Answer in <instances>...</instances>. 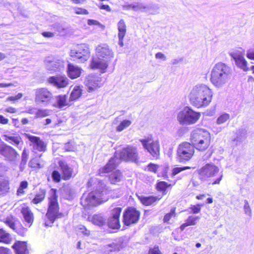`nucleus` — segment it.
I'll return each mask as SVG.
<instances>
[{
	"mask_svg": "<svg viewBox=\"0 0 254 254\" xmlns=\"http://www.w3.org/2000/svg\"><path fill=\"white\" fill-rule=\"evenodd\" d=\"M28 165L31 168H41L42 166L39 163L38 160L36 158L31 159L29 162Z\"/></svg>",
	"mask_w": 254,
	"mask_h": 254,
	"instance_id": "obj_48",
	"label": "nucleus"
},
{
	"mask_svg": "<svg viewBox=\"0 0 254 254\" xmlns=\"http://www.w3.org/2000/svg\"><path fill=\"white\" fill-rule=\"evenodd\" d=\"M148 254H162L160 252L158 247H154L150 249Z\"/></svg>",
	"mask_w": 254,
	"mask_h": 254,
	"instance_id": "obj_56",
	"label": "nucleus"
},
{
	"mask_svg": "<svg viewBox=\"0 0 254 254\" xmlns=\"http://www.w3.org/2000/svg\"><path fill=\"white\" fill-rule=\"evenodd\" d=\"M219 172V168L213 163H208L199 170V178L202 181L214 177Z\"/></svg>",
	"mask_w": 254,
	"mask_h": 254,
	"instance_id": "obj_14",
	"label": "nucleus"
},
{
	"mask_svg": "<svg viewBox=\"0 0 254 254\" xmlns=\"http://www.w3.org/2000/svg\"><path fill=\"white\" fill-rule=\"evenodd\" d=\"M194 152V147L190 143L185 142L178 147L177 157L180 161H188L193 155Z\"/></svg>",
	"mask_w": 254,
	"mask_h": 254,
	"instance_id": "obj_11",
	"label": "nucleus"
},
{
	"mask_svg": "<svg viewBox=\"0 0 254 254\" xmlns=\"http://www.w3.org/2000/svg\"><path fill=\"white\" fill-rule=\"evenodd\" d=\"M106 194V190L93 191L88 193H84L81 198V204L84 208H87L90 206H96L108 200Z\"/></svg>",
	"mask_w": 254,
	"mask_h": 254,
	"instance_id": "obj_7",
	"label": "nucleus"
},
{
	"mask_svg": "<svg viewBox=\"0 0 254 254\" xmlns=\"http://www.w3.org/2000/svg\"><path fill=\"white\" fill-rule=\"evenodd\" d=\"M48 194L49 207L44 218V224L45 226H52L56 219L62 216V214L59 212L57 190L51 189Z\"/></svg>",
	"mask_w": 254,
	"mask_h": 254,
	"instance_id": "obj_5",
	"label": "nucleus"
},
{
	"mask_svg": "<svg viewBox=\"0 0 254 254\" xmlns=\"http://www.w3.org/2000/svg\"><path fill=\"white\" fill-rule=\"evenodd\" d=\"M8 122V120L7 118L4 117L2 115H0V123L5 125Z\"/></svg>",
	"mask_w": 254,
	"mask_h": 254,
	"instance_id": "obj_64",
	"label": "nucleus"
},
{
	"mask_svg": "<svg viewBox=\"0 0 254 254\" xmlns=\"http://www.w3.org/2000/svg\"><path fill=\"white\" fill-rule=\"evenodd\" d=\"M122 211L121 207H116L112 210L111 217L108 221L109 227L112 229L120 228L119 217Z\"/></svg>",
	"mask_w": 254,
	"mask_h": 254,
	"instance_id": "obj_18",
	"label": "nucleus"
},
{
	"mask_svg": "<svg viewBox=\"0 0 254 254\" xmlns=\"http://www.w3.org/2000/svg\"><path fill=\"white\" fill-rule=\"evenodd\" d=\"M68 76L71 79L78 77L81 72V68L71 64H68L67 70Z\"/></svg>",
	"mask_w": 254,
	"mask_h": 254,
	"instance_id": "obj_22",
	"label": "nucleus"
},
{
	"mask_svg": "<svg viewBox=\"0 0 254 254\" xmlns=\"http://www.w3.org/2000/svg\"><path fill=\"white\" fill-rule=\"evenodd\" d=\"M210 139L209 132L203 129H195L190 135V141L193 146L199 151H204L208 148Z\"/></svg>",
	"mask_w": 254,
	"mask_h": 254,
	"instance_id": "obj_6",
	"label": "nucleus"
},
{
	"mask_svg": "<svg viewBox=\"0 0 254 254\" xmlns=\"http://www.w3.org/2000/svg\"><path fill=\"white\" fill-rule=\"evenodd\" d=\"M199 219L200 217L199 216H190L186 220L185 223L181 226L180 228L181 230H184L187 226L195 225Z\"/></svg>",
	"mask_w": 254,
	"mask_h": 254,
	"instance_id": "obj_31",
	"label": "nucleus"
},
{
	"mask_svg": "<svg viewBox=\"0 0 254 254\" xmlns=\"http://www.w3.org/2000/svg\"><path fill=\"white\" fill-rule=\"evenodd\" d=\"M123 6L125 10L131 9L134 11H138L145 9V11L149 12V7L146 6L142 3L136 2L130 4H125Z\"/></svg>",
	"mask_w": 254,
	"mask_h": 254,
	"instance_id": "obj_26",
	"label": "nucleus"
},
{
	"mask_svg": "<svg viewBox=\"0 0 254 254\" xmlns=\"http://www.w3.org/2000/svg\"><path fill=\"white\" fill-rule=\"evenodd\" d=\"M175 216V208H173L171 209L170 212L168 213H167L163 219V221L164 222H168L170 219Z\"/></svg>",
	"mask_w": 254,
	"mask_h": 254,
	"instance_id": "obj_45",
	"label": "nucleus"
},
{
	"mask_svg": "<svg viewBox=\"0 0 254 254\" xmlns=\"http://www.w3.org/2000/svg\"><path fill=\"white\" fill-rule=\"evenodd\" d=\"M95 50L96 57L92 59L90 66L92 69H99L101 72H105L114 57V53L107 44L98 45Z\"/></svg>",
	"mask_w": 254,
	"mask_h": 254,
	"instance_id": "obj_3",
	"label": "nucleus"
},
{
	"mask_svg": "<svg viewBox=\"0 0 254 254\" xmlns=\"http://www.w3.org/2000/svg\"><path fill=\"white\" fill-rule=\"evenodd\" d=\"M56 102L54 106L59 108H62L69 105L67 100V96L65 95H60L55 97Z\"/></svg>",
	"mask_w": 254,
	"mask_h": 254,
	"instance_id": "obj_24",
	"label": "nucleus"
},
{
	"mask_svg": "<svg viewBox=\"0 0 254 254\" xmlns=\"http://www.w3.org/2000/svg\"><path fill=\"white\" fill-rule=\"evenodd\" d=\"M3 154L10 161L14 160L17 156L16 152L10 146H6L4 148Z\"/></svg>",
	"mask_w": 254,
	"mask_h": 254,
	"instance_id": "obj_32",
	"label": "nucleus"
},
{
	"mask_svg": "<svg viewBox=\"0 0 254 254\" xmlns=\"http://www.w3.org/2000/svg\"><path fill=\"white\" fill-rule=\"evenodd\" d=\"M140 213L134 208L129 207L124 213V222L126 225H129L136 223L139 217Z\"/></svg>",
	"mask_w": 254,
	"mask_h": 254,
	"instance_id": "obj_16",
	"label": "nucleus"
},
{
	"mask_svg": "<svg viewBox=\"0 0 254 254\" xmlns=\"http://www.w3.org/2000/svg\"><path fill=\"white\" fill-rule=\"evenodd\" d=\"M59 164L62 172V178L64 180L69 179L72 175V168L64 161H60Z\"/></svg>",
	"mask_w": 254,
	"mask_h": 254,
	"instance_id": "obj_21",
	"label": "nucleus"
},
{
	"mask_svg": "<svg viewBox=\"0 0 254 254\" xmlns=\"http://www.w3.org/2000/svg\"><path fill=\"white\" fill-rule=\"evenodd\" d=\"M52 177L55 182H59L61 181V175L58 171L55 170L52 172Z\"/></svg>",
	"mask_w": 254,
	"mask_h": 254,
	"instance_id": "obj_49",
	"label": "nucleus"
},
{
	"mask_svg": "<svg viewBox=\"0 0 254 254\" xmlns=\"http://www.w3.org/2000/svg\"><path fill=\"white\" fill-rule=\"evenodd\" d=\"M53 97L52 93L47 88H39L35 90V101L38 104L47 106Z\"/></svg>",
	"mask_w": 254,
	"mask_h": 254,
	"instance_id": "obj_13",
	"label": "nucleus"
},
{
	"mask_svg": "<svg viewBox=\"0 0 254 254\" xmlns=\"http://www.w3.org/2000/svg\"><path fill=\"white\" fill-rule=\"evenodd\" d=\"M155 58L158 59H161L163 61L166 60V57L161 52H158L155 54Z\"/></svg>",
	"mask_w": 254,
	"mask_h": 254,
	"instance_id": "obj_58",
	"label": "nucleus"
},
{
	"mask_svg": "<svg viewBox=\"0 0 254 254\" xmlns=\"http://www.w3.org/2000/svg\"><path fill=\"white\" fill-rule=\"evenodd\" d=\"M168 170V167L166 166H159L158 176L159 177L162 176L163 177H166L167 174Z\"/></svg>",
	"mask_w": 254,
	"mask_h": 254,
	"instance_id": "obj_46",
	"label": "nucleus"
},
{
	"mask_svg": "<svg viewBox=\"0 0 254 254\" xmlns=\"http://www.w3.org/2000/svg\"><path fill=\"white\" fill-rule=\"evenodd\" d=\"M38 109V108L30 106L27 108V110L24 112L30 114L31 115H35V118H36Z\"/></svg>",
	"mask_w": 254,
	"mask_h": 254,
	"instance_id": "obj_52",
	"label": "nucleus"
},
{
	"mask_svg": "<svg viewBox=\"0 0 254 254\" xmlns=\"http://www.w3.org/2000/svg\"><path fill=\"white\" fill-rule=\"evenodd\" d=\"M45 196V191L41 190L37 193L32 200V202L34 204H37L42 202Z\"/></svg>",
	"mask_w": 254,
	"mask_h": 254,
	"instance_id": "obj_41",
	"label": "nucleus"
},
{
	"mask_svg": "<svg viewBox=\"0 0 254 254\" xmlns=\"http://www.w3.org/2000/svg\"><path fill=\"white\" fill-rule=\"evenodd\" d=\"M138 198L142 204L145 205H149L155 202L157 200H159L160 197L153 196H145L144 195L138 196Z\"/></svg>",
	"mask_w": 254,
	"mask_h": 254,
	"instance_id": "obj_30",
	"label": "nucleus"
},
{
	"mask_svg": "<svg viewBox=\"0 0 254 254\" xmlns=\"http://www.w3.org/2000/svg\"><path fill=\"white\" fill-rule=\"evenodd\" d=\"M143 148L153 157L158 158L160 154V144L158 140H153L151 136H144L139 139Z\"/></svg>",
	"mask_w": 254,
	"mask_h": 254,
	"instance_id": "obj_9",
	"label": "nucleus"
},
{
	"mask_svg": "<svg viewBox=\"0 0 254 254\" xmlns=\"http://www.w3.org/2000/svg\"><path fill=\"white\" fill-rule=\"evenodd\" d=\"M131 121L130 120H124L120 122L119 125L116 127V131L121 132L129 127L131 124Z\"/></svg>",
	"mask_w": 254,
	"mask_h": 254,
	"instance_id": "obj_37",
	"label": "nucleus"
},
{
	"mask_svg": "<svg viewBox=\"0 0 254 254\" xmlns=\"http://www.w3.org/2000/svg\"><path fill=\"white\" fill-rule=\"evenodd\" d=\"M91 222L97 225L102 226L106 223L105 218L101 214L94 215L91 218Z\"/></svg>",
	"mask_w": 254,
	"mask_h": 254,
	"instance_id": "obj_35",
	"label": "nucleus"
},
{
	"mask_svg": "<svg viewBox=\"0 0 254 254\" xmlns=\"http://www.w3.org/2000/svg\"><path fill=\"white\" fill-rule=\"evenodd\" d=\"M230 55L235 60L238 66L244 71L248 70L247 62L241 52L239 51H234L231 52Z\"/></svg>",
	"mask_w": 254,
	"mask_h": 254,
	"instance_id": "obj_19",
	"label": "nucleus"
},
{
	"mask_svg": "<svg viewBox=\"0 0 254 254\" xmlns=\"http://www.w3.org/2000/svg\"><path fill=\"white\" fill-rule=\"evenodd\" d=\"M118 35L125 36L127 32V26L125 21L123 19H121L117 24Z\"/></svg>",
	"mask_w": 254,
	"mask_h": 254,
	"instance_id": "obj_38",
	"label": "nucleus"
},
{
	"mask_svg": "<svg viewBox=\"0 0 254 254\" xmlns=\"http://www.w3.org/2000/svg\"><path fill=\"white\" fill-rule=\"evenodd\" d=\"M200 113L194 111L191 107L186 106L178 113L177 121L183 126L195 124L200 118Z\"/></svg>",
	"mask_w": 254,
	"mask_h": 254,
	"instance_id": "obj_8",
	"label": "nucleus"
},
{
	"mask_svg": "<svg viewBox=\"0 0 254 254\" xmlns=\"http://www.w3.org/2000/svg\"><path fill=\"white\" fill-rule=\"evenodd\" d=\"M170 186L167 183L163 181L159 182L157 184V188L160 191H165L166 189Z\"/></svg>",
	"mask_w": 254,
	"mask_h": 254,
	"instance_id": "obj_44",
	"label": "nucleus"
},
{
	"mask_svg": "<svg viewBox=\"0 0 254 254\" xmlns=\"http://www.w3.org/2000/svg\"><path fill=\"white\" fill-rule=\"evenodd\" d=\"M44 64L47 70L53 73L63 69L64 67L65 62L61 58L48 56L44 60Z\"/></svg>",
	"mask_w": 254,
	"mask_h": 254,
	"instance_id": "obj_10",
	"label": "nucleus"
},
{
	"mask_svg": "<svg viewBox=\"0 0 254 254\" xmlns=\"http://www.w3.org/2000/svg\"><path fill=\"white\" fill-rule=\"evenodd\" d=\"M52 29L61 35H64L67 31L66 26L62 23H55L51 25Z\"/></svg>",
	"mask_w": 254,
	"mask_h": 254,
	"instance_id": "obj_33",
	"label": "nucleus"
},
{
	"mask_svg": "<svg viewBox=\"0 0 254 254\" xmlns=\"http://www.w3.org/2000/svg\"><path fill=\"white\" fill-rule=\"evenodd\" d=\"M27 136L31 142V145L35 152L37 151H44L45 150L46 145L39 137L31 135H27Z\"/></svg>",
	"mask_w": 254,
	"mask_h": 254,
	"instance_id": "obj_20",
	"label": "nucleus"
},
{
	"mask_svg": "<svg viewBox=\"0 0 254 254\" xmlns=\"http://www.w3.org/2000/svg\"><path fill=\"white\" fill-rule=\"evenodd\" d=\"M12 241L10 235L2 229H0V242L9 244Z\"/></svg>",
	"mask_w": 254,
	"mask_h": 254,
	"instance_id": "obj_36",
	"label": "nucleus"
},
{
	"mask_svg": "<svg viewBox=\"0 0 254 254\" xmlns=\"http://www.w3.org/2000/svg\"><path fill=\"white\" fill-rule=\"evenodd\" d=\"M189 167H176L173 169L172 176H174L180 173L181 172L184 171L187 169H189Z\"/></svg>",
	"mask_w": 254,
	"mask_h": 254,
	"instance_id": "obj_50",
	"label": "nucleus"
},
{
	"mask_svg": "<svg viewBox=\"0 0 254 254\" xmlns=\"http://www.w3.org/2000/svg\"><path fill=\"white\" fill-rule=\"evenodd\" d=\"M16 254H28V252L26 243L24 242L18 241L12 246Z\"/></svg>",
	"mask_w": 254,
	"mask_h": 254,
	"instance_id": "obj_25",
	"label": "nucleus"
},
{
	"mask_svg": "<svg viewBox=\"0 0 254 254\" xmlns=\"http://www.w3.org/2000/svg\"><path fill=\"white\" fill-rule=\"evenodd\" d=\"M48 82L57 88H62L68 85L69 79L65 75H59L49 77Z\"/></svg>",
	"mask_w": 254,
	"mask_h": 254,
	"instance_id": "obj_17",
	"label": "nucleus"
},
{
	"mask_svg": "<svg viewBox=\"0 0 254 254\" xmlns=\"http://www.w3.org/2000/svg\"><path fill=\"white\" fill-rule=\"evenodd\" d=\"M247 57L252 60H254V47L247 51Z\"/></svg>",
	"mask_w": 254,
	"mask_h": 254,
	"instance_id": "obj_53",
	"label": "nucleus"
},
{
	"mask_svg": "<svg viewBox=\"0 0 254 254\" xmlns=\"http://www.w3.org/2000/svg\"><path fill=\"white\" fill-rule=\"evenodd\" d=\"M109 178L111 183L116 184L123 179V176L120 170H116L109 175Z\"/></svg>",
	"mask_w": 254,
	"mask_h": 254,
	"instance_id": "obj_28",
	"label": "nucleus"
},
{
	"mask_svg": "<svg viewBox=\"0 0 254 254\" xmlns=\"http://www.w3.org/2000/svg\"><path fill=\"white\" fill-rule=\"evenodd\" d=\"M17 111V110L16 108L12 107H9L8 108H6L4 109V112L10 113H15Z\"/></svg>",
	"mask_w": 254,
	"mask_h": 254,
	"instance_id": "obj_62",
	"label": "nucleus"
},
{
	"mask_svg": "<svg viewBox=\"0 0 254 254\" xmlns=\"http://www.w3.org/2000/svg\"><path fill=\"white\" fill-rule=\"evenodd\" d=\"M52 111L48 109L38 108L36 118H44L51 115Z\"/></svg>",
	"mask_w": 254,
	"mask_h": 254,
	"instance_id": "obj_42",
	"label": "nucleus"
},
{
	"mask_svg": "<svg viewBox=\"0 0 254 254\" xmlns=\"http://www.w3.org/2000/svg\"><path fill=\"white\" fill-rule=\"evenodd\" d=\"M120 158L125 161L136 162L138 160V153L136 148L128 145L127 147L124 148L120 154L116 153L104 167L99 170V174L100 176H103L104 174L109 173L115 169L120 163Z\"/></svg>",
	"mask_w": 254,
	"mask_h": 254,
	"instance_id": "obj_2",
	"label": "nucleus"
},
{
	"mask_svg": "<svg viewBox=\"0 0 254 254\" xmlns=\"http://www.w3.org/2000/svg\"><path fill=\"white\" fill-rule=\"evenodd\" d=\"M223 177V174L222 173H220L219 175V177L216 179L214 181L211 183L212 185H215V184H219L222 180V178Z\"/></svg>",
	"mask_w": 254,
	"mask_h": 254,
	"instance_id": "obj_60",
	"label": "nucleus"
},
{
	"mask_svg": "<svg viewBox=\"0 0 254 254\" xmlns=\"http://www.w3.org/2000/svg\"><path fill=\"white\" fill-rule=\"evenodd\" d=\"M122 243L121 241H115L105 246V252L108 254L110 252L120 251L122 248Z\"/></svg>",
	"mask_w": 254,
	"mask_h": 254,
	"instance_id": "obj_27",
	"label": "nucleus"
},
{
	"mask_svg": "<svg viewBox=\"0 0 254 254\" xmlns=\"http://www.w3.org/2000/svg\"><path fill=\"white\" fill-rule=\"evenodd\" d=\"M42 35L46 38H51L54 36V33L51 32H43L42 33Z\"/></svg>",
	"mask_w": 254,
	"mask_h": 254,
	"instance_id": "obj_61",
	"label": "nucleus"
},
{
	"mask_svg": "<svg viewBox=\"0 0 254 254\" xmlns=\"http://www.w3.org/2000/svg\"><path fill=\"white\" fill-rule=\"evenodd\" d=\"M9 189L8 182L3 178H0V194L6 193Z\"/></svg>",
	"mask_w": 254,
	"mask_h": 254,
	"instance_id": "obj_40",
	"label": "nucleus"
},
{
	"mask_svg": "<svg viewBox=\"0 0 254 254\" xmlns=\"http://www.w3.org/2000/svg\"><path fill=\"white\" fill-rule=\"evenodd\" d=\"M84 84L88 91L92 92L101 87V78L98 75L90 74L86 76Z\"/></svg>",
	"mask_w": 254,
	"mask_h": 254,
	"instance_id": "obj_15",
	"label": "nucleus"
},
{
	"mask_svg": "<svg viewBox=\"0 0 254 254\" xmlns=\"http://www.w3.org/2000/svg\"><path fill=\"white\" fill-rule=\"evenodd\" d=\"M230 119V114L226 113H223L219 115L216 120L217 125H221L229 121Z\"/></svg>",
	"mask_w": 254,
	"mask_h": 254,
	"instance_id": "obj_39",
	"label": "nucleus"
},
{
	"mask_svg": "<svg viewBox=\"0 0 254 254\" xmlns=\"http://www.w3.org/2000/svg\"><path fill=\"white\" fill-rule=\"evenodd\" d=\"M21 213L25 222L27 223V226L30 227L34 220L33 213L28 207H23L21 209Z\"/></svg>",
	"mask_w": 254,
	"mask_h": 254,
	"instance_id": "obj_23",
	"label": "nucleus"
},
{
	"mask_svg": "<svg viewBox=\"0 0 254 254\" xmlns=\"http://www.w3.org/2000/svg\"><path fill=\"white\" fill-rule=\"evenodd\" d=\"M244 210L245 212V214L251 217L252 216V210L250 207V204L247 200H245L244 201Z\"/></svg>",
	"mask_w": 254,
	"mask_h": 254,
	"instance_id": "obj_43",
	"label": "nucleus"
},
{
	"mask_svg": "<svg viewBox=\"0 0 254 254\" xmlns=\"http://www.w3.org/2000/svg\"><path fill=\"white\" fill-rule=\"evenodd\" d=\"M212 90L205 84L197 83L190 89L188 98L190 103L197 108H206L213 98Z\"/></svg>",
	"mask_w": 254,
	"mask_h": 254,
	"instance_id": "obj_1",
	"label": "nucleus"
},
{
	"mask_svg": "<svg viewBox=\"0 0 254 254\" xmlns=\"http://www.w3.org/2000/svg\"><path fill=\"white\" fill-rule=\"evenodd\" d=\"M74 12L77 14L86 15L88 14V11L86 9L82 8H75Z\"/></svg>",
	"mask_w": 254,
	"mask_h": 254,
	"instance_id": "obj_55",
	"label": "nucleus"
},
{
	"mask_svg": "<svg viewBox=\"0 0 254 254\" xmlns=\"http://www.w3.org/2000/svg\"><path fill=\"white\" fill-rule=\"evenodd\" d=\"M90 55L89 46L85 44L78 45L76 49L70 51V56L78 60L79 62L83 63L88 60Z\"/></svg>",
	"mask_w": 254,
	"mask_h": 254,
	"instance_id": "obj_12",
	"label": "nucleus"
},
{
	"mask_svg": "<svg viewBox=\"0 0 254 254\" xmlns=\"http://www.w3.org/2000/svg\"><path fill=\"white\" fill-rule=\"evenodd\" d=\"M10 250L4 247H0V254H9Z\"/></svg>",
	"mask_w": 254,
	"mask_h": 254,
	"instance_id": "obj_59",
	"label": "nucleus"
},
{
	"mask_svg": "<svg viewBox=\"0 0 254 254\" xmlns=\"http://www.w3.org/2000/svg\"><path fill=\"white\" fill-rule=\"evenodd\" d=\"M231 76V68L221 62L216 64L210 72V80L217 88H222L227 85Z\"/></svg>",
	"mask_w": 254,
	"mask_h": 254,
	"instance_id": "obj_4",
	"label": "nucleus"
},
{
	"mask_svg": "<svg viewBox=\"0 0 254 254\" xmlns=\"http://www.w3.org/2000/svg\"><path fill=\"white\" fill-rule=\"evenodd\" d=\"M190 209L192 210V212L195 214L198 213L201 209L200 206L198 204L196 205H193L191 207Z\"/></svg>",
	"mask_w": 254,
	"mask_h": 254,
	"instance_id": "obj_57",
	"label": "nucleus"
},
{
	"mask_svg": "<svg viewBox=\"0 0 254 254\" xmlns=\"http://www.w3.org/2000/svg\"><path fill=\"white\" fill-rule=\"evenodd\" d=\"M5 140L9 143L16 146L18 148L21 149L22 141L19 135L16 136H5Z\"/></svg>",
	"mask_w": 254,
	"mask_h": 254,
	"instance_id": "obj_29",
	"label": "nucleus"
},
{
	"mask_svg": "<svg viewBox=\"0 0 254 254\" xmlns=\"http://www.w3.org/2000/svg\"><path fill=\"white\" fill-rule=\"evenodd\" d=\"M4 223L12 229L15 230V225L12 217H7L6 218Z\"/></svg>",
	"mask_w": 254,
	"mask_h": 254,
	"instance_id": "obj_47",
	"label": "nucleus"
},
{
	"mask_svg": "<svg viewBox=\"0 0 254 254\" xmlns=\"http://www.w3.org/2000/svg\"><path fill=\"white\" fill-rule=\"evenodd\" d=\"M23 96L22 93H19L15 96H11L7 97V101H15L21 99Z\"/></svg>",
	"mask_w": 254,
	"mask_h": 254,
	"instance_id": "obj_54",
	"label": "nucleus"
},
{
	"mask_svg": "<svg viewBox=\"0 0 254 254\" xmlns=\"http://www.w3.org/2000/svg\"><path fill=\"white\" fill-rule=\"evenodd\" d=\"M159 166L152 163H150L147 167V169L148 171L152 172L154 173H156L159 171Z\"/></svg>",
	"mask_w": 254,
	"mask_h": 254,
	"instance_id": "obj_51",
	"label": "nucleus"
},
{
	"mask_svg": "<svg viewBox=\"0 0 254 254\" xmlns=\"http://www.w3.org/2000/svg\"><path fill=\"white\" fill-rule=\"evenodd\" d=\"M87 23L89 25H99L100 22L95 20L89 19L87 21Z\"/></svg>",
	"mask_w": 254,
	"mask_h": 254,
	"instance_id": "obj_63",
	"label": "nucleus"
},
{
	"mask_svg": "<svg viewBox=\"0 0 254 254\" xmlns=\"http://www.w3.org/2000/svg\"><path fill=\"white\" fill-rule=\"evenodd\" d=\"M82 91V90L81 86L77 85L75 86L71 90L69 100L70 101H74L77 100L81 95Z\"/></svg>",
	"mask_w": 254,
	"mask_h": 254,
	"instance_id": "obj_34",
	"label": "nucleus"
}]
</instances>
